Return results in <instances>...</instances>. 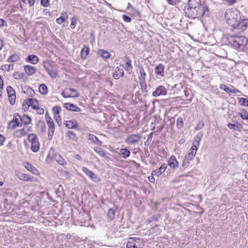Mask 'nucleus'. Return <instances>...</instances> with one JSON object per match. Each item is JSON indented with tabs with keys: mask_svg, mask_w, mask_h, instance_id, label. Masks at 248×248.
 Returning a JSON list of instances; mask_svg holds the SVG:
<instances>
[{
	"mask_svg": "<svg viewBox=\"0 0 248 248\" xmlns=\"http://www.w3.org/2000/svg\"><path fill=\"white\" fill-rule=\"evenodd\" d=\"M134 238H130V239H131V241H128L126 244L127 248H139L137 246H136L135 242L134 240Z\"/></svg>",
	"mask_w": 248,
	"mask_h": 248,
	"instance_id": "nucleus-39",
	"label": "nucleus"
},
{
	"mask_svg": "<svg viewBox=\"0 0 248 248\" xmlns=\"http://www.w3.org/2000/svg\"><path fill=\"white\" fill-rule=\"evenodd\" d=\"M40 93L43 95H46L48 93V88L45 84H41L39 87Z\"/></svg>",
	"mask_w": 248,
	"mask_h": 248,
	"instance_id": "nucleus-33",
	"label": "nucleus"
},
{
	"mask_svg": "<svg viewBox=\"0 0 248 248\" xmlns=\"http://www.w3.org/2000/svg\"><path fill=\"white\" fill-rule=\"evenodd\" d=\"M202 137V134L201 133H199L198 134H197L194 137V139L192 142V146L191 147H193L195 150L197 151L198 147L200 145V143Z\"/></svg>",
	"mask_w": 248,
	"mask_h": 248,
	"instance_id": "nucleus-11",
	"label": "nucleus"
},
{
	"mask_svg": "<svg viewBox=\"0 0 248 248\" xmlns=\"http://www.w3.org/2000/svg\"><path fill=\"white\" fill-rule=\"evenodd\" d=\"M63 107L68 110L74 112H80L81 111V109L79 107L74 104L70 103H66L63 104Z\"/></svg>",
	"mask_w": 248,
	"mask_h": 248,
	"instance_id": "nucleus-12",
	"label": "nucleus"
},
{
	"mask_svg": "<svg viewBox=\"0 0 248 248\" xmlns=\"http://www.w3.org/2000/svg\"><path fill=\"white\" fill-rule=\"evenodd\" d=\"M238 115L243 120H246L248 122V112L245 109H243L240 111L238 112Z\"/></svg>",
	"mask_w": 248,
	"mask_h": 248,
	"instance_id": "nucleus-30",
	"label": "nucleus"
},
{
	"mask_svg": "<svg viewBox=\"0 0 248 248\" xmlns=\"http://www.w3.org/2000/svg\"><path fill=\"white\" fill-rule=\"evenodd\" d=\"M67 136L70 140H76L77 139V137L75 133L71 131H69L67 133Z\"/></svg>",
	"mask_w": 248,
	"mask_h": 248,
	"instance_id": "nucleus-45",
	"label": "nucleus"
},
{
	"mask_svg": "<svg viewBox=\"0 0 248 248\" xmlns=\"http://www.w3.org/2000/svg\"><path fill=\"white\" fill-rule=\"evenodd\" d=\"M89 48L84 46L80 52V55L82 59H85L89 54Z\"/></svg>",
	"mask_w": 248,
	"mask_h": 248,
	"instance_id": "nucleus-26",
	"label": "nucleus"
},
{
	"mask_svg": "<svg viewBox=\"0 0 248 248\" xmlns=\"http://www.w3.org/2000/svg\"><path fill=\"white\" fill-rule=\"evenodd\" d=\"M141 139V136L139 134H132L125 140V142L129 144H133L138 142Z\"/></svg>",
	"mask_w": 248,
	"mask_h": 248,
	"instance_id": "nucleus-9",
	"label": "nucleus"
},
{
	"mask_svg": "<svg viewBox=\"0 0 248 248\" xmlns=\"http://www.w3.org/2000/svg\"><path fill=\"white\" fill-rule=\"evenodd\" d=\"M31 107L33 109H36L39 107V101L36 99H32V101H31Z\"/></svg>",
	"mask_w": 248,
	"mask_h": 248,
	"instance_id": "nucleus-40",
	"label": "nucleus"
},
{
	"mask_svg": "<svg viewBox=\"0 0 248 248\" xmlns=\"http://www.w3.org/2000/svg\"><path fill=\"white\" fill-rule=\"evenodd\" d=\"M126 60L125 69L131 74L132 72L133 66L131 64V61L127 56L125 57Z\"/></svg>",
	"mask_w": 248,
	"mask_h": 248,
	"instance_id": "nucleus-21",
	"label": "nucleus"
},
{
	"mask_svg": "<svg viewBox=\"0 0 248 248\" xmlns=\"http://www.w3.org/2000/svg\"><path fill=\"white\" fill-rule=\"evenodd\" d=\"M188 7L185 9L187 16L191 18L208 16L214 10L215 3L212 0H204L202 4L201 0H189Z\"/></svg>",
	"mask_w": 248,
	"mask_h": 248,
	"instance_id": "nucleus-1",
	"label": "nucleus"
},
{
	"mask_svg": "<svg viewBox=\"0 0 248 248\" xmlns=\"http://www.w3.org/2000/svg\"><path fill=\"white\" fill-rule=\"evenodd\" d=\"M246 98H240L239 100V103L241 105L246 106Z\"/></svg>",
	"mask_w": 248,
	"mask_h": 248,
	"instance_id": "nucleus-59",
	"label": "nucleus"
},
{
	"mask_svg": "<svg viewBox=\"0 0 248 248\" xmlns=\"http://www.w3.org/2000/svg\"><path fill=\"white\" fill-rule=\"evenodd\" d=\"M68 18L67 16H66V18L62 16H61L60 17L58 18L56 20V22L57 23L59 24H61L62 23L65 22L66 19Z\"/></svg>",
	"mask_w": 248,
	"mask_h": 248,
	"instance_id": "nucleus-51",
	"label": "nucleus"
},
{
	"mask_svg": "<svg viewBox=\"0 0 248 248\" xmlns=\"http://www.w3.org/2000/svg\"><path fill=\"white\" fill-rule=\"evenodd\" d=\"M82 171L93 181L95 182H99L101 179L99 178L93 172L89 170L87 168L83 167L82 168Z\"/></svg>",
	"mask_w": 248,
	"mask_h": 248,
	"instance_id": "nucleus-7",
	"label": "nucleus"
},
{
	"mask_svg": "<svg viewBox=\"0 0 248 248\" xmlns=\"http://www.w3.org/2000/svg\"><path fill=\"white\" fill-rule=\"evenodd\" d=\"M123 19L125 22L127 23L130 22L132 20L131 18L129 16L125 15H123Z\"/></svg>",
	"mask_w": 248,
	"mask_h": 248,
	"instance_id": "nucleus-57",
	"label": "nucleus"
},
{
	"mask_svg": "<svg viewBox=\"0 0 248 248\" xmlns=\"http://www.w3.org/2000/svg\"><path fill=\"white\" fill-rule=\"evenodd\" d=\"M98 55L105 60L109 59L111 56L108 51L102 49L98 50Z\"/></svg>",
	"mask_w": 248,
	"mask_h": 248,
	"instance_id": "nucleus-20",
	"label": "nucleus"
},
{
	"mask_svg": "<svg viewBox=\"0 0 248 248\" xmlns=\"http://www.w3.org/2000/svg\"><path fill=\"white\" fill-rule=\"evenodd\" d=\"M167 165L165 163H163L162 165L156 170H153L152 172V175H157L159 176L164 172L167 169Z\"/></svg>",
	"mask_w": 248,
	"mask_h": 248,
	"instance_id": "nucleus-16",
	"label": "nucleus"
},
{
	"mask_svg": "<svg viewBox=\"0 0 248 248\" xmlns=\"http://www.w3.org/2000/svg\"><path fill=\"white\" fill-rule=\"evenodd\" d=\"M167 92V91L165 87L162 85H160L153 92L152 95L154 97H157L161 95H166Z\"/></svg>",
	"mask_w": 248,
	"mask_h": 248,
	"instance_id": "nucleus-10",
	"label": "nucleus"
},
{
	"mask_svg": "<svg viewBox=\"0 0 248 248\" xmlns=\"http://www.w3.org/2000/svg\"><path fill=\"white\" fill-rule=\"evenodd\" d=\"M190 161L191 160L185 157L182 163V165L180 167V170L182 171H184L185 169H186L189 166L190 163Z\"/></svg>",
	"mask_w": 248,
	"mask_h": 248,
	"instance_id": "nucleus-34",
	"label": "nucleus"
},
{
	"mask_svg": "<svg viewBox=\"0 0 248 248\" xmlns=\"http://www.w3.org/2000/svg\"><path fill=\"white\" fill-rule=\"evenodd\" d=\"M44 68L46 71L51 69V65L49 61H45L43 63Z\"/></svg>",
	"mask_w": 248,
	"mask_h": 248,
	"instance_id": "nucleus-46",
	"label": "nucleus"
},
{
	"mask_svg": "<svg viewBox=\"0 0 248 248\" xmlns=\"http://www.w3.org/2000/svg\"><path fill=\"white\" fill-rule=\"evenodd\" d=\"M46 121L49 127L48 131V140H51L55 131V124L51 118H48L47 120Z\"/></svg>",
	"mask_w": 248,
	"mask_h": 248,
	"instance_id": "nucleus-6",
	"label": "nucleus"
},
{
	"mask_svg": "<svg viewBox=\"0 0 248 248\" xmlns=\"http://www.w3.org/2000/svg\"><path fill=\"white\" fill-rule=\"evenodd\" d=\"M138 68L140 73V76L139 77V78L145 79L146 74L145 73V72L143 66L141 65H139Z\"/></svg>",
	"mask_w": 248,
	"mask_h": 248,
	"instance_id": "nucleus-38",
	"label": "nucleus"
},
{
	"mask_svg": "<svg viewBox=\"0 0 248 248\" xmlns=\"http://www.w3.org/2000/svg\"><path fill=\"white\" fill-rule=\"evenodd\" d=\"M31 101H32V99L28 98L25 99L23 103V107L27 106V108H29L31 106L30 104H31Z\"/></svg>",
	"mask_w": 248,
	"mask_h": 248,
	"instance_id": "nucleus-54",
	"label": "nucleus"
},
{
	"mask_svg": "<svg viewBox=\"0 0 248 248\" xmlns=\"http://www.w3.org/2000/svg\"><path fill=\"white\" fill-rule=\"evenodd\" d=\"M37 113L38 114H43L44 113V109L43 108H40L38 107L37 109Z\"/></svg>",
	"mask_w": 248,
	"mask_h": 248,
	"instance_id": "nucleus-64",
	"label": "nucleus"
},
{
	"mask_svg": "<svg viewBox=\"0 0 248 248\" xmlns=\"http://www.w3.org/2000/svg\"><path fill=\"white\" fill-rule=\"evenodd\" d=\"M124 74V65L121 64L116 68L113 77L115 79H118L122 78Z\"/></svg>",
	"mask_w": 248,
	"mask_h": 248,
	"instance_id": "nucleus-8",
	"label": "nucleus"
},
{
	"mask_svg": "<svg viewBox=\"0 0 248 248\" xmlns=\"http://www.w3.org/2000/svg\"><path fill=\"white\" fill-rule=\"evenodd\" d=\"M40 3L41 6L45 7H47L50 4V1L49 0H41Z\"/></svg>",
	"mask_w": 248,
	"mask_h": 248,
	"instance_id": "nucleus-55",
	"label": "nucleus"
},
{
	"mask_svg": "<svg viewBox=\"0 0 248 248\" xmlns=\"http://www.w3.org/2000/svg\"><path fill=\"white\" fill-rule=\"evenodd\" d=\"M20 60V57L16 54H14L12 55H11L7 60V61L9 62H16Z\"/></svg>",
	"mask_w": 248,
	"mask_h": 248,
	"instance_id": "nucleus-36",
	"label": "nucleus"
},
{
	"mask_svg": "<svg viewBox=\"0 0 248 248\" xmlns=\"http://www.w3.org/2000/svg\"><path fill=\"white\" fill-rule=\"evenodd\" d=\"M196 152L197 151L195 150L193 147H191L185 157L192 160L195 156Z\"/></svg>",
	"mask_w": 248,
	"mask_h": 248,
	"instance_id": "nucleus-25",
	"label": "nucleus"
},
{
	"mask_svg": "<svg viewBox=\"0 0 248 248\" xmlns=\"http://www.w3.org/2000/svg\"><path fill=\"white\" fill-rule=\"evenodd\" d=\"M19 123L18 119L16 118H14L13 120L11 121L8 124V127L9 128L14 129L16 127L18 126Z\"/></svg>",
	"mask_w": 248,
	"mask_h": 248,
	"instance_id": "nucleus-22",
	"label": "nucleus"
},
{
	"mask_svg": "<svg viewBox=\"0 0 248 248\" xmlns=\"http://www.w3.org/2000/svg\"><path fill=\"white\" fill-rule=\"evenodd\" d=\"M165 66L163 64L159 63L155 68V72L157 76L163 77L164 76Z\"/></svg>",
	"mask_w": 248,
	"mask_h": 248,
	"instance_id": "nucleus-13",
	"label": "nucleus"
},
{
	"mask_svg": "<svg viewBox=\"0 0 248 248\" xmlns=\"http://www.w3.org/2000/svg\"><path fill=\"white\" fill-rule=\"evenodd\" d=\"M47 72L49 75L53 78H56L58 76L57 72L56 71L52 70V69L47 71Z\"/></svg>",
	"mask_w": 248,
	"mask_h": 248,
	"instance_id": "nucleus-48",
	"label": "nucleus"
},
{
	"mask_svg": "<svg viewBox=\"0 0 248 248\" xmlns=\"http://www.w3.org/2000/svg\"><path fill=\"white\" fill-rule=\"evenodd\" d=\"M31 151L34 153L38 152L40 148V144L39 141H37L34 143L32 142V143H31Z\"/></svg>",
	"mask_w": 248,
	"mask_h": 248,
	"instance_id": "nucleus-35",
	"label": "nucleus"
},
{
	"mask_svg": "<svg viewBox=\"0 0 248 248\" xmlns=\"http://www.w3.org/2000/svg\"><path fill=\"white\" fill-rule=\"evenodd\" d=\"M117 208V206L114 205L112 208H110L108 210L107 213V217L109 220L111 221L114 219Z\"/></svg>",
	"mask_w": 248,
	"mask_h": 248,
	"instance_id": "nucleus-15",
	"label": "nucleus"
},
{
	"mask_svg": "<svg viewBox=\"0 0 248 248\" xmlns=\"http://www.w3.org/2000/svg\"><path fill=\"white\" fill-rule=\"evenodd\" d=\"M88 139L93 141V142L96 143L97 145L99 146H101L102 144V141H101L95 135L91 134H89Z\"/></svg>",
	"mask_w": 248,
	"mask_h": 248,
	"instance_id": "nucleus-24",
	"label": "nucleus"
},
{
	"mask_svg": "<svg viewBox=\"0 0 248 248\" xmlns=\"http://www.w3.org/2000/svg\"><path fill=\"white\" fill-rule=\"evenodd\" d=\"M26 169H27L28 170L34 174L37 175L39 174L38 170L36 169L35 167H34L33 165L31 164L26 163L25 166Z\"/></svg>",
	"mask_w": 248,
	"mask_h": 248,
	"instance_id": "nucleus-23",
	"label": "nucleus"
},
{
	"mask_svg": "<svg viewBox=\"0 0 248 248\" xmlns=\"http://www.w3.org/2000/svg\"><path fill=\"white\" fill-rule=\"evenodd\" d=\"M227 126L231 129H233L237 131H240L242 128V125L239 123H237L236 124L228 123L227 124Z\"/></svg>",
	"mask_w": 248,
	"mask_h": 248,
	"instance_id": "nucleus-28",
	"label": "nucleus"
},
{
	"mask_svg": "<svg viewBox=\"0 0 248 248\" xmlns=\"http://www.w3.org/2000/svg\"><path fill=\"white\" fill-rule=\"evenodd\" d=\"M34 177L33 176H29L27 175L26 179H25V181H30V182H34Z\"/></svg>",
	"mask_w": 248,
	"mask_h": 248,
	"instance_id": "nucleus-62",
	"label": "nucleus"
},
{
	"mask_svg": "<svg viewBox=\"0 0 248 248\" xmlns=\"http://www.w3.org/2000/svg\"><path fill=\"white\" fill-rule=\"evenodd\" d=\"M52 152L54 153V150L51 149L50 150L48 155H47L46 160H52V159H55L58 164L62 166H65L66 164V161L59 155L57 154H55V155H53L52 156H50L51 153Z\"/></svg>",
	"mask_w": 248,
	"mask_h": 248,
	"instance_id": "nucleus-5",
	"label": "nucleus"
},
{
	"mask_svg": "<svg viewBox=\"0 0 248 248\" xmlns=\"http://www.w3.org/2000/svg\"><path fill=\"white\" fill-rule=\"evenodd\" d=\"M65 124L69 129H77L78 126L77 122L75 120L66 121Z\"/></svg>",
	"mask_w": 248,
	"mask_h": 248,
	"instance_id": "nucleus-17",
	"label": "nucleus"
},
{
	"mask_svg": "<svg viewBox=\"0 0 248 248\" xmlns=\"http://www.w3.org/2000/svg\"><path fill=\"white\" fill-rule=\"evenodd\" d=\"M24 68L26 73L29 76L33 75L37 71L36 68L32 66L26 65L24 66Z\"/></svg>",
	"mask_w": 248,
	"mask_h": 248,
	"instance_id": "nucleus-18",
	"label": "nucleus"
},
{
	"mask_svg": "<svg viewBox=\"0 0 248 248\" xmlns=\"http://www.w3.org/2000/svg\"><path fill=\"white\" fill-rule=\"evenodd\" d=\"M16 176L21 180L25 181L27 174L23 173L19 171H16Z\"/></svg>",
	"mask_w": 248,
	"mask_h": 248,
	"instance_id": "nucleus-42",
	"label": "nucleus"
},
{
	"mask_svg": "<svg viewBox=\"0 0 248 248\" xmlns=\"http://www.w3.org/2000/svg\"><path fill=\"white\" fill-rule=\"evenodd\" d=\"M13 76L16 79H21L25 76V74L23 73L18 74L17 72H16L14 73Z\"/></svg>",
	"mask_w": 248,
	"mask_h": 248,
	"instance_id": "nucleus-53",
	"label": "nucleus"
},
{
	"mask_svg": "<svg viewBox=\"0 0 248 248\" xmlns=\"http://www.w3.org/2000/svg\"><path fill=\"white\" fill-rule=\"evenodd\" d=\"M62 95L64 98H76L79 96L78 91L71 88H66L62 93Z\"/></svg>",
	"mask_w": 248,
	"mask_h": 248,
	"instance_id": "nucleus-4",
	"label": "nucleus"
},
{
	"mask_svg": "<svg viewBox=\"0 0 248 248\" xmlns=\"http://www.w3.org/2000/svg\"><path fill=\"white\" fill-rule=\"evenodd\" d=\"M133 17L137 20L140 18V12L135 8H132V10H130Z\"/></svg>",
	"mask_w": 248,
	"mask_h": 248,
	"instance_id": "nucleus-32",
	"label": "nucleus"
},
{
	"mask_svg": "<svg viewBox=\"0 0 248 248\" xmlns=\"http://www.w3.org/2000/svg\"><path fill=\"white\" fill-rule=\"evenodd\" d=\"M26 61L27 62H29L32 64H36L39 62V58L36 55L31 54L28 56Z\"/></svg>",
	"mask_w": 248,
	"mask_h": 248,
	"instance_id": "nucleus-19",
	"label": "nucleus"
},
{
	"mask_svg": "<svg viewBox=\"0 0 248 248\" xmlns=\"http://www.w3.org/2000/svg\"><path fill=\"white\" fill-rule=\"evenodd\" d=\"M24 93H26V91H24ZM26 93L28 94L29 96L30 97H33L35 95V92L32 88L29 87H28L27 89Z\"/></svg>",
	"mask_w": 248,
	"mask_h": 248,
	"instance_id": "nucleus-47",
	"label": "nucleus"
},
{
	"mask_svg": "<svg viewBox=\"0 0 248 248\" xmlns=\"http://www.w3.org/2000/svg\"><path fill=\"white\" fill-rule=\"evenodd\" d=\"M77 20L75 16H74L71 18V23L70 26L72 29L75 28L77 24Z\"/></svg>",
	"mask_w": 248,
	"mask_h": 248,
	"instance_id": "nucleus-56",
	"label": "nucleus"
},
{
	"mask_svg": "<svg viewBox=\"0 0 248 248\" xmlns=\"http://www.w3.org/2000/svg\"><path fill=\"white\" fill-rule=\"evenodd\" d=\"M120 151L124 159L127 158L130 155V152L127 148H122Z\"/></svg>",
	"mask_w": 248,
	"mask_h": 248,
	"instance_id": "nucleus-29",
	"label": "nucleus"
},
{
	"mask_svg": "<svg viewBox=\"0 0 248 248\" xmlns=\"http://www.w3.org/2000/svg\"><path fill=\"white\" fill-rule=\"evenodd\" d=\"M226 92L227 93H240L241 92L239 90L236 89L234 87L232 86L231 88L228 87Z\"/></svg>",
	"mask_w": 248,
	"mask_h": 248,
	"instance_id": "nucleus-44",
	"label": "nucleus"
},
{
	"mask_svg": "<svg viewBox=\"0 0 248 248\" xmlns=\"http://www.w3.org/2000/svg\"><path fill=\"white\" fill-rule=\"evenodd\" d=\"M5 140V138L4 136L0 134V146H1L3 144Z\"/></svg>",
	"mask_w": 248,
	"mask_h": 248,
	"instance_id": "nucleus-63",
	"label": "nucleus"
},
{
	"mask_svg": "<svg viewBox=\"0 0 248 248\" xmlns=\"http://www.w3.org/2000/svg\"><path fill=\"white\" fill-rule=\"evenodd\" d=\"M61 111V108L60 106H54L52 108V111L54 115L60 114V112Z\"/></svg>",
	"mask_w": 248,
	"mask_h": 248,
	"instance_id": "nucleus-49",
	"label": "nucleus"
},
{
	"mask_svg": "<svg viewBox=\"0 0 248 248\" xmlns=\"http://www.w3.org/2000/svg\"><path fill=\"white\" fill-rule=\"evenodd\" d=\"M93 149L96 153L98 154L102 157H105L107 155L109 154L108 153H107L104 149L100 147H94Z\"/></svg>",
	"mask_w": 248,
	"mask_h": 248,
	"instance_id": "nucleus-27",
	"label": "nucleus"
},
{
	"mask_svg": "<svg viewBox=\"0 0 248 248\" xmlns=\"http://www.w3.org/2000/svg\"><path fill=\"white\" fill-rule=\"evenodd\" d=\"M225 19L230 30L236 33H241L248 27V19L241 18L240 13L237 9L230 8L225 13Z\"/></svg>",
	"mask_w": 248,
	"mask_h": 248,
	"instance_id": "nucleus-2",
	"label": "nucleus"
},
{
	"mask_svg": "<svg viewBox=\"0 0 248 248\" xmlns=\"http://www.w3.org/2000/svg\"><path fill=\"white\" fill-rule=\"evenodd\" d=\"M6 90H7V92L8 96L9 95H14V94H16L15 91L10 86H8L7 87Z\"/></svg>",
	"mask_w": 248,
	"mask_h": 248,
	"instance_id": "nucleus-50",
	"label": "nucleus"
},
{
	"mask_svg": "<svg viewBox=\"0 0 248 248\" xmlns=\"http://www.w3.org/2000/svg\"><path fill=\"white\" fill-rule=\"evenodd\" d=\"M8 97H9V100L10 104L11 105H14L15 104V102H16V94L14 95H9Z\"/></svg>",
	"mask_w": 248,
	"mask_h": 248,
	"instance_id": "nucleus-52",
	"label": "nucleus"
},
{
	"mask_svg": "<svg viewBox=\"0 0 248 248\" xmlns=\"http://www.w3.org/2000/svg\"><path fill=\"white\" fill-rule=\"evenodd\" d=\"M20 120L24 125L29 124L31 122V118L30 116L26 115H24L21 117H20Z\"/></svg>",
	"mask_w": 248,
	"mask_h": 248,
	"instance_id": "nucleus-31",
	"label": "nucleus"
},
{
	"mask_svg": "<svg viewBox=\"0 0 248 248\" xmlns=\"http://www.w3.org/2000/svg\"><path fill=\"white\" fill-rule=\"evenodd\" d=\"M227 40L229 45L238 51H244L248 43V39L242 35H229Z\"/></svg>",
	"mask_w": 248,
	"mask_h": 248,
	"instance_id": "nucleus-3",
	"label": "nucleus"
},
{
	"mask_svg": "<svg viewBox=\"0 0 248 248\" xmlns=\"http://www.w3.org/2000/svg\"><path fill=\"white\" fill-rule=\"evenodd\" d=\"M27 139L31 143L38 141L37 137L33 134H30L28 136Z\"/></svg>",
	"mask_w": 248,
	"mask_h": 248,
	"instance_id": "nucleus-37",
	"label": "nucleus"
},
{
	"mask_svg": "<svg viewBox=\"0 0 248 248\" xmlns=\"http://www.w3.org/2000/svg\"><path fill=\"white\" fill-rule=\"evenodd\" d=\"M176 126L179 129H181L184 126L183 119L182 117H179L177 118L176 121Z\"/></svg>",
	"mask_w": 248,
	"mask_h": 248,
	"instance_id": "nucleus-43",
	"label": "nucleus"
},
{
	"mask_svg": "<svg viewBox=\"0 0 248 248\" xmlns=\"http://www.w3.org/2000/svg\"><path fill=\"white\" fill-rule=\"evenodd\" d=\"M166 1L168 4L171 5H176L179 2L177 0H166Z\"/></svg>",
	"mask_w": 248,
	"mask_h": 248,
	"instance_id": "nucleus-58",
	"label": "nucleus"
},
{
	"mask_svg": "<svg viewBox=\"0 0 248 248\" xmlns=\"http://www.w3.org/2000/svg\"><path fill=\"white\" fill-rule=\"evenodd\" d=\"M5 69L8 71H9L10 69H13L14 67L13 64H9V65H4Z\"/></svg>",
	"mask_w": 248,
	"mask_h": 248,
	"instance_id": "nucleus-61",
	"label": "nucleus"
},
{
	"mask_svg": "<svg viewBox=\"0 0 248 248\" xmlns=\"http://www.w3.org/2000/svg\"><path fill=\"white\" fill-rule=\"evenodd\" d=\"M168 165L171 168L176 169L179 166V163L176 160V157L172 155L168 160Z\"/></svg>",
	"mask_w": 248,
	"mask_h": 248,
	"instance_id": "nucleus-14",
	"label": "nucleus"
},
{
	"mask_svg": "<svg viewBox=\"0 0 248 248\" xmlns=\"http://www.w3.org/2000/svg\"><path fill=\"white\" fill-rule=\"evenodd\" d=\"M7 26V23L6 21L2 18H0V27H3V26Z\"/></svg>",
	"mask_w": 248,
	"mask_h": 248,
	"instance_id": "nucleus-60",
	"label": "nucleus"
},
{
	"mask_svg": "<svg viewBox=\"0 0 248 248\" xmlns=\"http://www.w3.org/2000/svg\"><path fill=\"white\" fill-rule=\"evenodd\" d=\"M37 125L40 128L41 132H45L46 126L44 121L41 120L38 121L37 123Z\"/></svg>",
	"mask_w": 248,
	"mask_h": 248,
	"instance_id": "nucleus-41",
	"label": "nucleus"
}]
</instances>
